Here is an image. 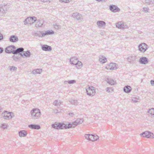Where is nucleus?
I'll use <instances>...</instances> for the list:
<instances>
[{
	"label": "nucleus",
	"instance_id": "nucleus-39",
	"mask_svg": "<svg viewBox=\"0 0 154 154\" xmlns=\"http://www.w3.org/2000/svg\"><path fill=\"white\" fill-rule=\"evenodd\" d=\"M12 58L14 60L17 61L20 58V57L19 56V55L17 56H16L14 55L12 56Z\"/></svg>",
	"mask_w": 154,
	"mask_h": 154
},
{
	"label": "nucleus",
	"instance_id": "nucleus-19",
	"mask_svg": "<svg viewBox=\"0 0 154 154\" xmlns=\"http://www.w3.org/2000/svg\"><path fill=\"white\" fill-rule=\"evenodd\" d=\"M19 136L20 137H25L27 134V131L25 130H21L18 132Z\"/></svg>",
	"mask_w": 154,
	"mask_h": 154
},
{
	"label": "nucleus",
	"instance_id": "nucleus-32",
	"mask_svg": "<svg viewBox=\"0 0 154 154\" xmlns=\"http://www.w3.org/2000/svg\"><path fill=\"white\" fill-rule=\"evenodd\" d=\"M131 101L134 102L136 103L140 102V100L138 97H132L131 98Z\"/></svg>",
	"mask_w": 154,
	"mask_h": 154
},
{
	"label": "nucleus",
	"instance_id": "nucleus-42",
	"mask_svg": "<svg viewBox=\"0 0 154 154\" xmlns=\"http://www.w3.org/2000/svg\"><path fill=\"white\" fill-rule=\"evenodd\" d=\"M94 141L97 140L99 138V137L97 135H94Z\"/></svg>",
	"mask_w": 154,
	"mask_h": 154
},
{
	"label": "nucleus",
	"instance_id": "nucleus-43",
	"mask_svg": "<svg viewBox=\"0 0 154 154\" xmlns=\"http://www.w3.org/2000/svg\"><path fill=\"white\" fill-rule=\"evenodd\" d=\"M69 84H73L76 82V81L74 80L68 81L67 82Z\"/></svg>",
	"mask_w": 154,
	"mask_h": 154
},
{
	"label": "nucleus",
	"instance_id": "nucleus-53",
	"mask_svg": "<svg viewBox=\"0 0 154 154\" xmlns=\"http://www.w3.org/2000/svg\"><path fill=\"white\" fill-rule=\"evenodd\" d=\"M95 0L99 2H100L102 1V0Z\"/></svg>",
	"mask_w": 154,
	"mask_h": 154
},
{
	"label": "nucleus",
	"instance_id": "nucleus-46",
	"mask_svg": "<svg viewBox=\"0 0 154 154\" xmlns=\"http://www.w3.org/2000/svg\"><path fill=\"white\" fill-rule=\"evenodd\" d=\"M60 1H61L62 2H65V3H68L70 2V1L71 0H60Z\"/></svg>",
	"mask_w": 154,
	"mask_h": 154
},
{
	"label": "nucleus",
	"instance_id": "nucleus-33",
	"mask_svg": "<svg viewBox=\"0 0 154 154\" xmlns=\"http://www.w3.org/2000/svg\"><path fill=\"white\" fill-rule=\"evenodd\" d=\"M61 102L60 100H56L53 102V104L56 106H60L61 104Z\"/></svg>",
	"mask_w": 154,
	"mask_h": 154
},
{
	"label": "nucleus",
	"instance_id": "nucleus-56",
	"mask_svg": "<svg viewBox=\"0 0 154 154\" xmlns=\"http://www.w3.org/2000/svg\"><path fill=\"white\" fill-rule=\"evenodd\" d=\"M148 1H147V2H146V3H148Z\"/></svg>",
	"mask_w": 154,
	"mask_h": 154
},
{
	"label": "nucleus",
	"instance_id": "nucleus-16",
	"mask_svg": "<svg viewBox=\"0 0 154 154\" xmlns=\"http://www.w3.org/2000/svg\"><path fill=\"white\" fill-rule=\"evenodd\" d=\"M42 49L44 51H50L52 50V48L51 46L46 45H44L42 47Z\"/></svg>",
	"mask_w": 154,
	"mask_h": 154
},
{
	"label": "nucleus",
	"instance_id": "nucleus-13",
	"mask_svg": "<svg viewBox=\"0 0 154 154\" xmlns=\"http://www.w3.org/2000/svg\"><path fill=\"white\" fill-rule=\"evenodd\" d=\"M73 18L77 20H81L82 19V16L81 14L76 12L73 13L72 15Z\"/></svg>",
	"mask_w": 154,
	"mask_h": 154
},
{
	"label": "nucleus",
	"instance_id": "nucleus-20",
	"mask_svg": "<svg viewBox=\"0 0 154 154\" xmlns=\"http://www.w3.org/2000/svg\"><path fill=\"white\" fill-rule=\"evenodd\" d=\"M78 59L75 57H71L70 60V62L71 64L75 65Z\"/></svg>",
	"mask_w": 154,
	"mask_h": 154
},
{
	"label": "nucleus",
	"instance_id": "nucleus-28",
	"mask_svg": "<svg viewBox=\"0 0 154 154\" xmlns=\"http://www.w3.org/2000/svg\"><path fill=\"white\" fill-rule=\"evenodd\" d=\"M107 82L108 83L111 85H113L116 84V82L112 79H108Z\"/></svg>",
	"mask_w": 154,
	"mask_h": 154
},
{
	"label": "nucleus",
	"instance_id": "nucleus-23",
	"mask_svg": "<svg viewBox=\"0 0 154 154\" xmlns=\"http://www.w3.org/2000/svg\"><path fill=\"white\" fill-rule=\"evenodd\" d=\"M131 88L128 85L125 86L123 88L124 91L127 93H129L131 91Z\"/></svg>",
	"mask_w": 154,
	"mask_h": 154
},
{
	"label": "nucleus",
	"instance_id": "nucleus-27",
	"mask_svg": "<svg viewBox=\"0 0 154 154\" xmlns=\"http://www.w3.org/2000/svg\"><path fill=\"white\" fill-rule=\"evenodd\" d=\"M148 116L150 117L154 116V108L150 109L147 112Z\"/></svg>",
	"mask_w": 154,
	"mask_h": 154
},
{
	"label": "nucleus",
	"instance_id": "nucleus-36",
	"mask_svg": "<svg viewBox=\"0 0 154 154\" xmlns=\"http://www.w3.org/2000/svg\"><path fill=\"white\" fill-rule=\"evenodd\" d=\"M106 91L108 93H111L113 91V90L111 88L108 87L106 88Z\"/></svg>",
	"mask_w": 154,
	"mask_h": 154
},
{
	"label": "nucleus",
	"instance_id": "nucleus-54",
	"mask_svg": "<svg viewBox=\"0 0 154 154\" xmlns=\"http://www.w3.org/2000/svg\"><path fill=\"white\" fill-rule=\"evenodd\" d=\"M107 0H102V1L103 2H106Z\"/></svg>",
	"mask_w": 154,
	"mask_h": 154
},
{
	"label": "nucleus",
	"instance_id": "nucleus-30",
	"mask_svg": "<svg viewBox=\"0 0 154 154\" xmlns=\"http://www.w3.org/2000/svg\"><path fill=\"white\" fill-rule=\"evenodd\" d=\"M77 63L75 64L76 67L78 69H80L82 67V63L81 62L78 61V60Z\"/></svg>",
	"mask_w": 154,
	"mask_h": 154
},
{
	"label": "nucleus",
	"instance_id": "nucleus-9",
	"mask_svg": "<svg viewBox=\"0 0 154 154\" xmlns=\"http://www.w3.org/2000/svg\"><path fill=\"white\" fill-rule=\"evenodd\" d=\"M106 68L108 70H113L116 69L117 67L116 63H110L106 66Z\"/></svg>",
	"mask_w": 154,
	"mask_h": 154
},
{
	"label": "nucleus",
	"instance_id": "nucleus-10",
	"mask_svg": "<svg viewBox=\"0 0 154 154\" xmlns=\"http://www.w3.org/2000/svg\"><path fill=\"white\" fill-rule=\"evenodd\" d=\"M11 114H13V113L12 112H8L7 111H5L4 113H2V115H4V119H11L12 118Z\"/></svg>",
	"mask_w": 154,
	"mask_h": 154
},
{
	"label": "nucleus",
	"instance_id": "nucleus-38",
	"mask_svg": "<svg viewBox=\"0 0 154 154\" xmlns=\"http://www.w3.org/2000/svg\"><path fill=\"white\" fill-rule=\"evenodd\" d=\"M91 134H85V139L88 140L90 141V136Z\"/></svg>",
	"mask_w": 154,
	"mask_h": 154
},
{
	"label": "nucleus",
	"instance_id": "nucleus-24",
	"mask_svg": "<svg viewBox=\"0 0 154 154\" xmlns=\"http://www.w3.org/2000/svg\"><path fill=\"white\" fill-rule=\"evenodd\" d=\"M99 61L102 63H104L107 61L106 58L102 55H100L99 56Z\"/></svg>",
	"mask_w": 154,
	"mask_h": 154
},
{
	"label": "nucleus",
	"instance_id": "nucleus-37",
	"mask_svg": "<svg viewBox=\"0 0 154 154\" xmlns=\"http://www.w3.org/2000/svg\"><path fill=\"white\" fill-rule=\"evenodd\" d=\"M70 102L71 104L74 105H76L77 103V101L76 100H72Z\"/></svg>",
	"mask_w": 154,
	"mask_h": 154
},
{
	"label": "nucleus",
	"instance_id": "nucleus-49",
	"mask_svg": "<svg viewBox=\"0 0 154 154\" xmlns=\"http://www.w3.org/2000/svg\"><path fill=\"white\" fill-rule=\"evenodd\" d=\"M4 51L3 48L1 47H0V54H2L3 53Z\"/></svg>",
	"mask_w": 154,
	"mask_h": 154
},
{
	"label": "nucleus",
	"instance_id": "nucleus-51",
	"mask_svg": "<svg viewBox=\"0 0 154 154\" xmlns=\"http://www.w3.org/2000/svg\"><path fill=\"white\" fill-rule=\"evenodd\" d=\"M69 116L72 117L74 115L73 113H69Z\"/></svg>",
	"mask_w": 154,
	"mask_h": 154
},
{
	"label": "nucleus",
	"instance_id": "nucleus-21",
	"mask_svg": "<svg viewBox=\"0 0 154 154\" xmlns=\"http://www.w3.org/2000/svg\"><path fill=\"white\" fill-rule=\"evenodd\" d=\"M5 5H0V16H2L5 13L4 8Z\"/></svg>",
	"mask_w": 154,
	"mask_h": 154
},
{
	"label": "nucleus",
	"instance_id": "nucleus-3",
	"mask_svg": "<svg viewBox=\"0 0 154 154\" xmlns=\"http://www.w3.org/2000/svg\"><path fill=\"white\" fill-rule=\"evenodd\" d=\"M32 118L34 119H38L41 115L40 110L37 108L33 109L30 111Z\"/></svg>",
	"mask_w": 154,
	"mask_h": 154
},
{
	"label": "nucleus",
	"instance_id": "nucleus-2",
	"mask_svg": "<svg viewBox=\"0 0 154 154\" xmlns=\"http://www.w3.org/2000/svg\"><path fill=\"white\" fill-rule=\"evenodd\" d=\"M16 47L14 45H10L6 47L5 49V52L8 54L12 53L14 54H16L19 53H21L24 51L23 48H19L16 49Z\"/></svg>",
	"mask_w": 154,
	"mask_h": 154
},
{
	"label": "nucleus",
	"instance_id": "nucleus-1",
	"mask_svg": "<svg viewBox=\"0 0 154 154\" xmlns=\"http://www.w3.org/2000/svg\"><path fill=\"white\" fill-rule=\"evenodd\" d=\"M52 128L57 129H66L70 128H74L75 127V124L69 123L68 124L67 126L66 124L63 123L55 122L54 124L51 125Z\"/></svg>",
	"mask_w": 154,
	"mask_h": 154
},
{
	"label": "nucleus",
	"instance_id": "nucleus-7",
	"mask_svg": "<svg viewBox=\"0 0 154 154\" xmlns=\"http://www.w3.org/2000/svg\"><path fill=\"white\" fill-rule=\"evenodd\" d=\"M137 59V56L135 55H131L127 59V61L130 63H134Z\"/></svg>",
	"mask_w": 154,
	"mask_h": 154
},
{
	"label": "nucleus",
	"instance_id": "nucleus-35",
	"mask_svg": "<svg viewBox=\"0 0 154 154\" xmlns=\"http://www.w3.org/2000/svg\"><path fill=\"white\" fill-rule=\"evenodd\" d=\"M46 32L47 33V35H52L54 33V31L52 30H47L46 31Z\"/></svg>",
	"mask_w": 154,
	"mask_h": 154
},
{
	"label": "nucleus",
	"instance_id": "nucleus-12",
	"mask_svg": "<svg viewBox=\"0 0 154 154\" xmlns=\"http://www.w3.org/2000/svg\"><path fill=\"white\" fill-rule=\"evenodd\" d=\"M139 62L141 64L145 65L148 63L149 60L147 57H143L140 58Z\"/></svg>",
	"mask_w": 154,
	"mask_h": 154
},
{
	"label": "nucleus",
	"instance_id": "nucleus-11",
	"mask_svg": "<svg viewBox=\"0 0 154 154\" xmlns=\"http://www.w3.org/2000/svg\"><path fill=\"white\" fill-rule=\"evenodd\" d=\"M109 9L112 12H119L120 9L117 6L114 5H111L109 6Z\"/></svg>",
	"mask_w": 154,
	"mask_h": 154
},
{
	"label": "nucleus",
	"instance_id": "nucleus-25",
	"mask_svg": "<svg viewBox=\"0 0 154 154\" xmlns=\"http://www.w3.org/2000/svg\"><path fill=\"white\" fill-rule=\"evenodd\" d=\"M21 53L22 52L19 53V55H20L22 57H23V56H24L26 57H29L31 55V53L29 51V50L26 51L25 53H23V54H22Z\"/></svg>",
	"mask_w": 154,
	"mask_h": 154
},
{
	"label": "nucleus",
	"instance_id": "nucleus-34",
	"mask_svg": "<svg viewBox=\"0 0 154 154\" xmlns=\"http://www.w3.org/2000/svg\"><path fill=\"white\" fill-rule=\"evenodd\" d=\"M54 28L56 30H58L61 28V26L58 24H55L54 25Z\"/></svg>",
	"mask_w": 154,
	"mask_h": 154
},
{
	"label": "nucleus",
	"instance_id": "nucleus-18",
	"mask_svg": "<svg viewBox=\"0 0 154 154\" xmlns=\"http://www.w3.org/2000/svg\"><path fill=\"white\" fill-rule=\"evenodd\" d=\"M97 24L99 28H101L105 26L106 25V23L104 21L102 20L97 21Z\"/></svg>",
	"mask_w": 154,
	"mask_h": 154
},
{
	"label": "nucleus",
	"instance_id": "nucleus-52",
	"mask_svg": "<svg viewBox=\"0 0 154 154\" xmlns=\"http://www.w3.org/2000/svg\"><path fill=\"white\" fill-rule=\"evenodd\" d=\"M41 1L45 2L48 1L49 0H41Z\"/></svg>",
	"mask_w": 154,
	"mask_h": 154
},
{
	"label": "nucleus",
	"instance_id": "nucleus-41",
	"mask_svg": "<svg viewBox=\"0 0 154 154\" xmlns=\"http://www.w3.org/2000/svg\"><path fill=\"white\" fill-rule=\"evenodd\" d=\"M7 124L5 123H3L2 124V126H1V127L3 129H5L7 128Z\"/></svg>",
	"mask_w": 154,
	"mask_h": 154
},
{
	"label": "nucleus",
	"instance_id": "nucleus-44",
	"mask_svg": "<svg viewBox=\"0 0 154 154\" xmlns=\"http://www.w3.org/2000/svg\"><path fill=\"white\" fill-rule=\"evenodd\" d=\"M149 10V9L148 7H144L143 8V10L145 11L146 13L148 12Z\"/></svg>",
	"mask_w": 154,
	"mask_h": 154
},
{
	"label": "nucleus",
	"instance_id": "nucleus-5",
	"mask_svg": "<svg viewBox=\"0 0 154 154\" xmlns=\"http://www.w3.org/2000/svg\"><path fill=\"white\" fill-rule=\"evenodd\" d=\"M36 20L37 18L36 17H28L26 19L24 22V24L25 25H26L27 24L29 23L31 25Z\"/></svg>",
	"mask_w": 154,
	"mask_h": 154
},
{
	"label": "nucleus",
	"instance_id": "nucleus-14",
	"mask_svg": "<svg viewBox=\"0 0 154 154\" xmlns=\"http://www.w3.org/2000/svg\"><path fill=\"white\" fill-rule=\"evenodd\" d=\"M116 26L119 29H124L126 28V25H125L121 21L119 22L116 23Z\"/></svg>",
	"mask_w": 154,
	"mask_h": 154
},
{
	"label": "nucleus",
	"instance_id": "nucleus-48",
	"mask_svg": "<svg viewBox=\"0 0 154 154\" xmlns=\"http://www.w3.org/2000/svg\"><path fill=\"white\" fill-rule=\"evenodd\" d=\"M46 35H47V34L46 31H45L44 32H42V37Z\"/></svg>",
	"mask_w": 154,
	"mask_h": 154
},
{
	"label": "nucleus",
	"instance_id": "nucleus-26",
	"mask_svg": "<svg viewBox=\"0 0 154 154\" xmlns=\"http://www.w3.org/2000/svg\"><path fill=\"white\" fill-rule=\"evenodd\" d=\"M43 23V22L42 20H41L39 19L38 20L36 23L35 26L37 28L41 27L42 26Z\"/></svg>",
	"mask_w": 154,
	"mask_h": 154
},
{
	"label": "nucleus",
	"instance_id": "nucleus-47",
	"mask_svg": "<svg viewBox=\"0 0 154 154\" xmlns=\"http://www.w3.org/2000/svg\"><path fill=\"white\" fill-rule=\"evenodd\" d=\"M3 38V35L0 32V41L2 40Z\"/></svg>",
	"mask_w": 154,
	"mask_h": 154
},
{
	"label": "nucleus",
	"instance_id": "nucleus-31",
	"mask_svg": "<svg viewBox=\"0 0 154 154\" xmlns=\"http://www.w3.org/2000/svg\"><path fill=\"white\" fill-rule=\"evenodd\" d=\"M42 72V69H34L32 71L33 73L34 74H40Z\"/></svg>",
	"mask_w": 154,
	"mask_h": 154
},
{
	"label": "nucleus",
	"instance_id": "nucleus-29",
	"mask_svg": "<svg viewBox=\"0 0 154 154\" xmlns=\"http://www.w3.org/2000/svg\"><path fill=\"white\" fill-rule=\"evenodd\" d=\"M35 36H38L39 37H42V32L37 31L36 33L34 34Z\"/></svg>",
	"mask_w": 154,
	"mask_h": 154
},
{
	"label": "nucleus",
	"instance_id": "nucleus-50",
	"mask_svg": "<svg viewBox=\"0 0 154 154\" xmlns=\"http://www.w3.org/2000/svg\"><path fill=\"white\" fill-rule=\"evenodd\" d=\"M150 83L152 86H154V80H151Z\"/></svg>",
	"mask_w": 154,
	"mask_h": 154
},
{
	"label": "nucleus",
	"instance_id": "nucleus-8",
	"mask_svg": "<svg viewBox=\"0 0 154 154\" xmlns=\"http://www.w3.org/2000/svg\"><path fill=\"white\" fill-rule=\"evenodd\" d=\"M148 48V45L145 43H142L138 46L139 51L142 53L144 52Z\"/></svg>",
	"mask_w": 154,
	"mask_h": 154
},
{
	"label": "nucleus",
	"instance_id": "nucleus-6",
	"mask_svg": "<svg viewBox=\"0 0 154 154\" xmlns=\"http://www.w3.org/2000/svg\"><path fill=\"white\" fill-rule=\"evenodd\" d=\"M141 136L143 137L147 138H154V135L153 133L148 131H146L143 132L140 134Z\"/></svg>",
	"mask_w": 154,
	"mask_h": 154
},
{
	"label": "nucleus",
	"instance_id": "nucleus-17",
	"mask_svg": "<svg viewBox=\"0 0 154 154\" xmlns=\"http://www.w3.org/2000/svg\"><path fill=\"white\" fill-rule=\"evenodd\" d=\"M29 127L33 129L38 130L40 128V127L38 125L31 124L28 125Z\"/></svg>",
	"mask_w": 154,
	"mask_h": 154
},
{
	"label": "nucleus",
	"instance_id": "nucleus-45",
	"mask_svg": "<svg viewBox=\"0 0 154 154\" xmlns=\"http://www.w3.org/2000/svg\"><path fill=\"white\" fill-rule=\"evenodd\" d=\"M90 141H94V135L91 134L90 136Z\"/></svg>",
	"mask_w": 154,
	"mask_h": 154
},
{
	"label": "nucleus",
	"instance_id": "nucleus-55",
	"mask_svg": "<svg viewBox=\"0 0 154 154\" xmlns=\"http://www.w3.org/2000/svg\"><path fill=\"white\" fill-rule=\"evenodd\" d=\"M148 1H147V2H146V3H148Z\"/></svg>",
	"mask_w": 154,
	"mask_h": 154
},
{
	"label": "nucleus",
	"instance_id": "nucleus-22",
	"mask_svg": "<svg viewBox=\"0 0 154 154\" xmlns=\"http://www.w3.org/2000/svg\"><path fill=\"white\" fill-rule=\"evenodd\" d=\"M83 122V120L82 119H78L73 122V124H75L76 126L78 125L81 124Z\"/></svg>",
	"mask_w": 154,
	"mask_h": 154
},
{
	"label": "nucleus",
	"instance_id": "nucleus-40",
	"mask_svg": "<svg viewBox=\"0 0 154 154\" xmlns=\"http://www.w3.org/2000/svg\"><path fill=\"white\" fill-rule=\"evenodd\" d=\"M10 68V70L11 71H16L17 70V68L16 67H15L14 66H12L11 67V66H9V67Z\"/></svg>",
	"mask_w": 154,
	"mask_h": 154
},
{
	"label": "nucleus",
	"instance_id": "nucleus-4",
	"mask_svg": "<svg viewBox=\"0 0 154 154\" xmlns=\"http://www.w3.org/2000/svg\"><path fill=\"white\" fill-rule=\"evenodd\" d=\"M87 94L89 96H93L95 94V88L91 86H88L86 89Z\"/></svg>",
	"mask_w": 154,
	"mask_h": 154
},
{
	"label": "nucleus",
	"instance_id": "nucleus-15",
	"mask_svg": "<svg viewBox=\"0 0 154 154\" xmlns=\"http://www.w3.org/2000/svg\"><path fill=\"white\" fill-rule=\"evenodd\" d=\"M9 41L11 42L14 43L17 42L18 41V38L17 36L13 35L10 36Z\"/></svg>",
	"mask_w": 154,
	"mask_h": 154
}]
</instances>
